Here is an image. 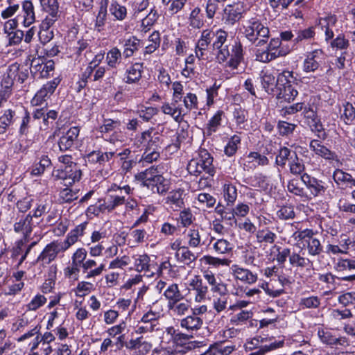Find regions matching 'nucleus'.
<instances>
[{"label":"nucleus","mask_w":355,"mask_h":355,"mask_svg":"<svg viewBox=\"0 0 355 355\" xmlns=\"http://www.w3.org/2000/svg\"><path fill=\"white\" fill-rule=\"evenodd\" d=\"M295 78L293 71L284 70L277 77V89L275 92L277 98L282 101L291 102L297 96L298 92L294 86Z\"/></svg>","instance_id":"obj_1"},{"label":"nucleus","mask_w":355,"mask_h":355,"mask_svg":"<svg viewBox=\"0 0 355 355\" xmlns=\"http://www.w3.org/2000/svg\"><path fill=\"white\" fill-rule=\"evenodd\" d=\"M243 34L248 40L258 47L267 43L270 31L258 19L251 18L243 24Z\"/></svg>","instance_id":"obj_2"},{"label":"nucleus","mask_w":355,"mask_h":355,"mask_svg":"<svg viewBox=\"0 0 355 355\" xmlns=\"http://www.w3.org/2000/svg\"><path fill=\"white\" fill-rule=\"evenodd\" d=\"M281 44L280 39H271L266 49H257L255 51L256 60L261 62H268L279 56L286 55L290 50L280 48Z\"/></svg>","instance_id":"obj_3"},{"label":"nucleus","mask_w":355,"mask_h":355,"mask_svg":"<svg viewBox=\"0 0 355 355\" xmlns=\"http://www.w3.org/2000/svg\"><path fill=\"white\" fill-rule=\"evenodd\" d=\"M53 176L55 179L62 180L65 185H71L80 180L82 171L77 164H71L64 168L54 171Z\"/></svg>","instance_id":"obj_4"},{"label":"nucleus","mask_w":355,"mask_h":355,"mask_svg":"<svg viewBox=\"0 0 355 355\" xmlns=\"http://www.w3.org/2000/svg\"><path fill=\"white\" fill-rule=\"evenodd\" d=\"M55 63L52 60H46L43 58H35L32 60L30 71L35 78H47L54 71Z\"/></svg>","instance_id":"obj_5"},{"label":"nucleus","mask_w":355,"mask_h":355,"mask_svg":"<svg viewBox=\"0 0 355 355\" xmlns=\"http://www.w3.org/2000/svg\"><path fill=\"white\" fill-rule=\"evenodd\" d=\"M63 252L58 240L53 241L45 246L33 264L38 263L41 267L45 268L56 259L59 253Z\"/></svg>","instance_id":"obj_6"},{"label":"nucleus","mask_w":355,"mask_h":355,"mask_svg":"<svg viewBox=\"0 0 355 355\" xmlns=\"http://www.w3.org/2000/svg\"><path fill=\"white\" fill-rule=\"evenodd\" d=\"M227 33L223 29L214 31V40L211 42L213 50H217L216 58L219 62H225L230 57V51L227 45L224 46L227 40Z\"/></svg>","instance_id":"obj_7"},{"label":"nucleus","mask_w":355,"mask_h":355,"mask_svg":"<svg viewBox=\"0 0 355 355\" xmlns=\"http://www.w3.org/2000/svg\"><path fill=\"white\" fill-rule=\"evenodd\" d=\"M135 140L137 147L146 143V149L149 150L151 149L156 150L157 148L160 147L162 144L161 135L158 132H155L154 128H150L144 131L139 136L135 138Z\"/></svg>","instance_id":"obj_8"},{"label":"nucleus","mask_w":355,"mask_h":355,"mask_svg":"<svg viewBox=\"0 0 355 355\" xmlns=\"http://www.w3.org/2000/svg\"><path fill=\"white\" fill-rule=\"evenodd\" d=\"M60 83V79L59 78H55L53 80L47 82L36 93L35 96L31 100V104L33 106H38L42 105L54 92Z\"/></svg>","instance_id":"obj_9"},{"label":"nucleus","mask_w":355,"mask_h":355,"mask_svg":"<svg viewBox=\"0 0 355 355\" xmlns=\"http://www.w3.org/2000/svg\"><path fill=\"white\" fill-rule=\"evenodd\" d=\"M214 31L212 29H205L201 33L195 49L196 56L199 60H203L205 51L208 49L209 46L214 40Z\"/></svg>","instance_id":"obj_10"},{"label":"nucleus","mask_w":355,"mask_h":355,"mask_svg":"<svg viewBox=\"0 0 355 355\" xmlns=\"http://www.w3.org/2000/svg\"><path fill=\"white\" fill-rule=\"evenodd\" d=\"M17 17L25 27H29L35 22V7L31 1L24 0L21 2V10Z\"/></svg>","instance_id":"obj_11"},{"label":"nucleus","mask_w":355,"mask_h":355,"mask_svg":"<svg viewBox=\"0 0 355 355\" xmlns=\"http://www.w3.org/2000/svg\"><path fill=\"white\" fill-rule=\"evenodd\" d=\"M230 272L236 280L241 281L246 284H253L258 279L256 273H253L250 270L240 267L236 264L232 266Z\"/></svg>","instance_id":"obj_12"},{"label":"nucleus","mask_w":355,"mask_h":355,"mask_svg":"<svg viewBox=\"0 0 355 355\" xmlns=\"http://www.w3.org/2000/svg\"><path fill=\"white\" fill-rule=\"evenodd\" d=\"M301 180L314 197L323 195L326 191L324 182L307 173L301 175Z\"/></svg>","instance_id":"obj_13"},{"label":"nucleus","mask_w":355,"mask_h":355,"mask_svg":"<svg viewBox=\"0 0 355 355\" xmlns=\"http://www.w3.org/2000/svg\"><path fill=\"white\" fill-rule=\"evenodd\" d=\"M242 10L239 3L227 5L223 10L222 20L225 24H234L241 18Z\"/></svg>","instance_id":"obj_14"},{"label":"nucleus","mask_w":355,"mask_h":355,"mask_svg":"<svg viewBox=\"0 0 355 355\" xmlns=\"http://www.w3.org/2000/svg\"><path fill=\"white\" fill-rule=\"evenodd\" d=\"M197 162L199 164V166H201L202 172H205L211 176H214L216 170L213 165V157L210 153L204 148H200L198 152V157L196 158Z\"/></svg>","instance_id":"obj_15"},{"label":"nucleus","mask_w":355,"mask_h":355,"mask_svg":"<svg viewBox=\"0 0 355 355\" xmlns=\"http://www.w3.org/2000/svg\"><path fill=\"white\" fill-rule=\"evenodd\" d=\"M42 10L46 13L44 19L57 21L60 16L58 0H39Z\"/></svg>","instance_id":"obj_16"},{"label":"nucleus","mask_w":355,"mask_h":355,"mask_svg":"<svg viewBox=\"0 0 355 355\" xmlns=\"http://www.w3.org/2000/svg\"><path fill=\"white\" fill-rule=\"evenodd\" d=\"M190 290L195 292V301L201 302L205 300L208 293V287L203 282L199 276H195L189 282Z\"/></svg>","instance_id":"obj_17"},{"label":"nucleus","mask_w":355,"mask_h":355,"mask_svg":"<svg viewBox=\"0 0 355 355\" xmlns=\"http://www.w3.org/2000/svg\"><path fill=\"white\" fill-rule=\"evenodd\" d=\"M125 347L131 351L132 355H146L150 351L152 345L138 338L131 339L125 344Z\"/></svg>","instance_id":"obj_18"},{"label":"nucleus","mask_w":355,"mask_h":355,"mask_svg":"<svg viewBox=\"0 0 355 355\" xmlns=\"http://www.w3.org/2000/svg\"><path fill=\"white\" fill-rule=\"evenodd\" d=\"M192 334H187L183 333H178L174 337V343L176 345L178 351L179 352L185 353L187 351L192 350L197 347V343L193 341H189L193 338Z\"/></svg>","instance_id":"obj_19"},{"label":"nucleus","mask_w":355,"mask_h":355,"mask_svg":"<svg viewBox=\"0 0 355 355\" xmlns=\"http://www.w3.org/2000/svg\"><path fill=\"white\" fill-rule=\"evenodd\" d=\"M33 216L29 214L14 224V230L15 232L22 233L24 239L29 240L31 233L33 231Z\"/></svg>","instance_id":"obj_20"},{"label":"nucleus","mask_w":355,"mask_h":355,"mask_svg":"<svg viewBox=\"0 0 355 355\" xmlns=\"http://www.w3.org/2000/svg\"><path fill=\"white\" fill-rule=\"evenodd\" d=\"M150 183L149 189H150L153 192H156L161 195L166 193L169 190L171 185L170 180L161 175H158L157 170L152 178Z\"/></svg>","instance_id":"obj_21"},{"label":"nucleus","mask_w":355,"mask_h":355,"mask_svg":"<svg viewBox=\"0 0 355 355\" xmlns=\"http://www.w3.org/2000/svg\"><path fill=\"white\" fill-rule=\"evenodd\" d=\"M261 84L263 89L268 94L275 95V88H277V78L268 69L263 70L260 74Z\"/></svg>","instance_id":"obj_22"},{"label":"nucleus","mask_w":355,"mask_h":355,"mask_svg":"<svg viewBox=\"0 0 355 355\" xmlns=\"http://www.w3.org/2000/svg\"><path fill=\"white\" fill-rule=\"evenodd\" d=\"M7 71L10 76L19 83H23L28 77L29 68L26 65H21L17 62H15L9 65Z\"/></svg>","instance_id":"obj_23"},{"label":"nucleus","mask_w":355,"mask_h":355,"mask_svg":"<svg viewBox=\"0 0 355 355\" xmlns=\"http://www.w3.org/2000/svg\"><path fill=\"white\" fill-rule=\"evenodd\" d=\"M333 179L338 186L342 188H355V178L341 169H336L333 173Z\"/></svg>","instance_id":"obj_24"},{"label":"nucleus","mask_w":355,"mask_h":355,"mask_svg":"<svg viewBox=\"0 0 355 355\" xmlns=\"http://www.w3.org/2000/svg\"><path fill=\"white\" fill-rule=\"evenodd\" d=\"M203 320L198 315H189L180 320V325L191 334L201 329Z\"/></svg>","instance_id":"obj_25"},{"label":"nucleus","mask_w":355,"mask_h":355,"mask_svg":"<svg viewBox=\"0 0 355 355\" xmlns=\"http://www.w3.org/2000/svg\"><path fill=\"white\" fill-rule=\"evenodd\" d=\"M79 131L78 127H72L60 138L58 145L61 151L67 150L73 146L74 141L79 135Z\"/></svg>","instance_id":"obj_26"},{"label":"nucleus","mask_w":355,"mask_h":355,"mask_svg":"<svg viewBox=\"0 0 355 355\" xmlns=\"http://www.w3.org/2000/svg\"><path fill=\"white\" fill-rule=\"evenodd\" d=\"M184 189L180 188L174 189L167 194L165 203L173 209H181L184 205Z\"/></svg>","instance_id":"obj_27"},{"label":"nucleus","mask_w":355,"mask_h":355,"mask_svg":"<svg viewBox=\"0 0 355 355\" xmlns=\"http://www.w3.org/2000/svg\"><path fill=\"white\" fill-rule=\"evenodd\" d=\"M55 21L43 19L39 26L38 37L42 44L49 42L54 37L53 31L51 27L53 26Z\"/></svg>","instance_id":"obj_28"},{"label":"nucleus","mask_w":355,"mask_h":355,"mask_svg":"<svg viewBox=\"0 0 355 355\" xmlns=\"http://www.w3.org/2000/svg\"><path fill=\"white\" fill-rule=\"evenodd\" d=\"M116 154L114 151L102 152L100 150H93L87 155L89 162L92 164H98L103 166L106 162H109Z\"/></svg>","instance_id":"obj_29"},{"label":"nucleus","mask_w":355,"mask_h":355,"mask_svg":"<svg viewBox=\"0 0 355 355\" xmlns=\"http://www.w3.org/2000/svg\"><path fill=\"white\" fill-rule=\"evenodd\" d=\"M162 111L165 114L170 115L176 122H180L183 119V116L185 115L184 109L182 108L178 103L174 104V101L170 104L165 103L161 107Z\"/></svg>","instance_id":"obj_30"},{"label":"nucleus","mask_w":355,"mask_h":355,"mask_svg":"<svg viewBox=\"0 0 355 355\" xmlns=\"http://www.w3.org/2000/svg\"><path fill=\"white\" fill-rule=\"evenodd\" d=\"M167 306L173 315L176 316L184 315L191 309V302L184 298L182 300H178V301L168 303Z\"/></svg>","instance_id":"obj_31"},{"label":"nucleus","mask_w":355,"mask_h":355,"mask_svg":"<svg viewBox=\"0 0 355 355\" xmlns=\"http://www.w3.org/2000/svg\"><path fill=\"white\" fill-rule=\"evenodd\" d=\"M232 53L230 52V59L227 62L228 67L236 69L243 59V46L240 42L235 41L232 46Z\"/></svg>","instance_id":"obj_32"},{"label":"nucleus","mask_w":355,"mask_h":355,"mask_svg":"<svg viewBox=\"0 0 355 355\" xmlns=\"http://www.w3.org/2000/svg\"><path fill=\"white\" fill-rule=\"evenodd\" d=\"M203 277L210 286V290L214 293L225 294L227 292L226 285L220 279H217L211 272H205Z\"/></svg>","instance_id":"obj_33"},{"label":"nucleus","mask_w":355,"mask_h":355,"mask_svg":"<svg viewBox=\"0 0 355 355\" xmlns=\"http://www.w3.org/2000/svg\"><path fill=\"white\" fill-rule=\"evenodd\" d=\"M125 202V197L119 193L110 194L103 204L100 205L101 211L107 210L111 211L116 207L123 205Z\"/></svg>","instance_id":"obj_34"},{"label":"nucleus","mask_w":355,"mask_h":355,"mask_svg":"<svg viewBox=\"0 0 355 355\" xmlns=\"http://www.w3.org/2000/svg\"><path fill=\"white\" fill-rule=\"evenodd\" d=\"M323 52L320 49H316L309 53L304 62V70L306 72L315 71L319 67V59Z\"/></svg>","instance_id":"obj_35"},{"label":"nucleus","mask_w":355,"mask_h":355,"mask_svg":"<svg viewBox=\"0 0 355 355\" xmlns=\"http://www.w3.org/2000/svg\"><path fill=\"white\" fill-rule=\"evenodd\" d=\"M174 256L178 262L187 266H191V265L198 259V255L193 253L189 249V246L184 245H183V248L181 250V251L178 252L177 254H174Z\"/></svg>","instance_id":"obj_36"},{"label":"nucleus","mask_w":355,"mask_h":355,"mask_svg":"<svg viewBox=\"0 0 355 355\" xmlns=\"http://www.w3.org/2000/svg\"><path fill=\"white\" fill-rule=\"evenodd\" d=\"M309 147L315 153L326 159H334V153L329 150L327 147L322 145L321 143L316 139H313L310 142Z\"/></svg>","instance_id":"obj_37"},{"label":"nucleus","mask_w":355,"mask_h":355,"mask_svg":"<svg viewBox=\"0 0 355 355\" xmlns=\"http://www.w3.org/2000/svg\"><path fill=\"white\" fill-rule=\"evenodd\" d=\"M96 266V262L93 259H87L85 261L84 263L82 265L83 272H85L87 270H90L87 272V275H86L87 278H91L98 276L103 272V271L105 269V265L103 263H101L95 269H92Z\"/></svg>","instance_id":"obj_38"},{"label":"nucleus","mask_w":355,"mask_h":355,"mask_svg":"<svg viewBox=\"0 0 355 355\" xmlns=\"http://www.w3.org/2000/svg\"><path fill=\"white\" fill-rule=\"evenodd\" d=\"M143 70V64L135 62L132 64L126 70V83H135L141 77Z\"/></svg>","instance_id":"obj_39"},{"label":"nucleus","mask_w":355,"mask_h":355,"mask_svg":"<svg viewBox=\"0 0 355 355\" xmlns=\"http://www.w3.org/2000/svg\"><path fill=\"white\" fill-rule=\"evenodd\" d=\"M252 317L253 313L252 311L241 310L239 313L231 315L230 323L233 326H242Z\"/></svg>","instance_id":"obj_40"},{"label":"nucleus","mask_w":355,"mask_h":355,"mask_svg":"<svg viewBox=\"0 0 355 355\" xmlns=\"http://www.w3.org/2000/svg\"><path fill=\"white\" fill-rule=\"evenodd\" d=\"M139 46V40L134 36L124 40L123 55L125 58H128L133 55Z\"/></svg>","instance_id":"obj_41"},{"label":"nucleus","mask_w":355,"mask_h":355,"mask_svg":"<svg viewBox=\"0 0 355 355\" xmlns=\"http://www.w3.org/2000/svg\"><path fill=\"white\" fill-rule=\"evenodd\" d=\"M187 240V246L191 248H197L202 245L201 236L198 228H191L185 234Z\"/></svg>","instance_id":"obj_42"},{"label":"nucleus","mask_w":355,"mask_h":355,"mask_svg":"<svg viewBox=\"0 0 355 355\" xmlns=\"http://www.w3.org/2000/svg\"><path fill=\"white\" fill-rule=\"evenodd\" d=\"M121 59V52L117 47H112L107 53L106 62L111 68H116Z\"/></svg>","instance_id":"obj_43"},{"label":"nucleus","mask_w":355,"mask_h":355,"mask_svg":"<svg viewBox=\"0 0 355 355\" xmlns=\"http://www.w3.org/2000/svg\"><path fill=\"white\" fill-rule=\"evenodd\" d=\"M110 13L119 21L124 20L127 17V8L116 1L111 3L109 7Z\"/></svg>","instance_id":"obj_44"},{"label":"nucleus","mask_w":355,"mask_h":355,"mask_svg":"<svg viewBox=\"0 0 355 355\" xmlns=\"http://www.w3.org/2000/svg\"><path fill=\"white\" fill-rule=\"evenodd\" d=\"M164 295L168 300V303L178 301V300H182L184 298L177 284H170L164 291Z\"/></svg>","instance_id":"obj_45"},{"label":"nucleus","mask_w":355,"mask_h":355,"mask_svg":"<svg viewBox=\"0 0 355 355\" xmlns=\"http://www.w3.org/2000/svg\"><path fill=\"white\" fill-rule=\"evenodd\" d=\"M135 268L137 271L142 272L149 270L150 258L146 254H135L132 256Z\"/></svg>","instance_id":"obj_46"},{"label":"nucleus","mask_w":355,"mask_h":355,"mask_svg":"<svg viewBox=\"0 0 355 355\" xmlns=\"http://www.w3.org/2000/svg\"><path fill=\"white\" fill-rule=\"evenodd\" d=\"M200 12L201 10L198 7H196L191 10L188 19L189 26L199 29L203 26L202 15Z\"/></svg>","instance_id":"obj_47"},{"label":"nucleus","mask_w":355,"mask_h":355,"mask_svg":"<svg viewBox=\"0 0 355 355\" xmlns=\"http://www.w3.org/2000/svg\"><path fill=\"white\" fill-rule=\"evenodd\" d=\"M343 112L340 114V119L347 125H350L355 119V108L349 102L343 104Z\"/></svg>","instance_id":"obj_48"},{"label":"nucleus","mask_w":355,"mask_h":355,"mask_svg":"<svg viewBox=\"0 0 355 355\" xmlns=\"http://www.w3.org/2000/svg\"><path fill=\"white\" fill-rule=\"evenodd\" d=\"M155 171L156 168L150 167L144 171L137 173L135 178L137 180L141 182L143 187L150 188V184H151L150 182Z\"/></svg>","instance_id":"obj_49"},{"label":"nucleus","mask_w":355,"mask_h":355,"mask_svg":"<svg viewBox=\"0 0 355 355\" xmlns=\"http://www.w3.org/2000/svg\"><path fill=\"white\" fill-rule=\"evenodd\" d=\"M293 157H291L289 162L290 172L293 175H301L305 169L303 161L300 159L295 152H293Z\"/></svg>","instance_id":"obj_50"},{"label":"nucleus","mask_w":355,"mask_h":355,"mask_svg":"<svg viewBox=\"0 0 355 355\" xmlns=\"http://www.w3.org/2000/svg\"><path fill=\"white\" fill-rule=\"evenodd\" d=\"M224 197L227 206H232L237 198V189L234 185L228 183L223 186Z\"/></svg>","instance_id":"obj_51"},{"label":"nucleus","mask_w":355,"mask_h":355,"mask_svg":"<svg viewBox=\"0 0 355 355\" xmlns=\"http://www.w3.org/2000/svg\"><path fill=\"white\" fill-rule=\"evenodd\" d=\"M107 19V7L101 6L96 17L94 23V29L98 32H101L104 29V26Z\"/></svg>","instance_id":"obj_52"},{"label":"nucleus","mask_w":355,"mask_h":355,"mask_svg":"<svg viewBox=\"0 0 355 355\" xmlns=\"http://www.w3.org/2000/svg\"><path fill=\"white\" fill-rule=\"evenodd\" d=\"M15 79L10 76L7 71L6 75L3 77L1 81V87H3V89L0 91V96L1 99L6 100V98L9 97Z\"/></svg>","instance_id":"obj_53"},{"label":"nucleus","mask_w":355,"mask_h":355,"mask_svg":"<svg viewBox=\"0 0 355 355\" xmlns=\"http://www.w3.org/2000/svg\"><path fill=\"white\" fill-rule=\"evenodd\" d=\"M224 114L223 111L218 110L209 121L207 127V135H211L213 132H215L218 128L220 125L222 116Z\"/></svg>","instance_id":"obj_54"},{"label":"nucleus","mask_w":355,"mask_h":355,"mask_svg":"<svg viewBox=\"0 0 355 355\" xmlns=\"http://www.w3.org/2000/svg\"><path fill=\"white\" fill-rule=\"evenodd\" d=\"M293 152L287 147L281 148L276 156L275 163L281 167H284L286 162L291 160V157H293Z\"/></svg>","instance_id":"obj_55"},{"label":"nucleus","mask_w":355,"mask_h":355,"mask_svg":"<svg viewBox=\"0 0 355 355\" xmlns=\"http://www.w3.org/2000/svg\"><path fill=\"white\" fill-rule=\"evenodd\" d=\"M318 336L320 340L327 345H338L340 344V339L337 338L332 335L329 331H325L323 329L319 328L318 330Z\"/></svg>","instance_id":"obj_56"},{"label":"nucleus","mask_w":355,"mask_h":355,"mask_svg":"<svg viewBox=\"0 0 355 355\" xmlns=\"http://www.w3.org/2000/svg\"><path fill=\"white\" fill-rule=\"evenodd\" d=\"M256 237L259 243H266L272 244L275 242L277 236L274 232L266 229L259 230L257 232Z\"/></svg>","instance_id":"obj_57"},{"label":"nucleus","mask_w":355,"mask_h":355,"mask_svg":"<svg viewBox=\"0 0 355 355\" xmlns=\"http://www.w3.org/2000/svg\"><path fill=\"white\" fill-rule=\"evenodd\" d=\"M51 164V159L46 155L42 156L40 162L34 166L31 173L35 175L42 174L45 169Z\"/></svg>","instance_id":"obj_58"},{"label":"nucleus","mask_w":355,"mask_h":355,"mask_svg":"<svg viewBox=\"0 0 355 355\" xmlns=\"http://www.w3.org/2000/svg\"><path fill=\"white\" fill-rule=\"evenodd\" d=\"M146 236V232L144 229H135L130 232L129 244L138 245L144 242Z\"/></svg>","instance_id":"obj_59"},{"label":"nucleus","mask_w":355,"mask_h":355,"mask_svg":"<svg viewBox=\"0 0 355 355\" xmlns=\"http://www.w3.org/2000/svg\"><path fill=\"white\" fill-rule=\"evenodd\" d=\"M320 298L317 296L303 297L300 300L299 305L302 309H316L320 305Z\"/></svg>","instance_id":"obj_60"},{"label":"nucleus","mask_w":355,"mask_h":355,"mask_svg":"<svg viewBox=\"0 0 355 355\" xmlns=\"http://www.w3.org/2000/svg\"><path fill=\"white\" fill-rule=\"evenodd\" d=\"M210 347L215 355H229L235 349L234 346L225 345V343H217Z\"/></svg>","instance_id":"obj_61"},{"label":"nucleus","mask_w":355,"mask_h":355,"mask_svg":"<svg viewBox=\"0 0 355 355\" xmlns=\"http://www.w3.org/2000/svg\"><path fill=\"white\" fill-rule=\"evenodd\" d=\"M14 112L10 109L4 111L3 115L0 116V133L6 132V128L12 123Z\"/></svg>","instance_id":"obj_62"},{"label":"nucleus","mask_w":355,"mask_h":355,"mask_svg":"<svg viewBox=\"0 0 355 355\" xmlns=\"http://www.w3.org/2000/svg\"><path fill=\"white\" fill-rule=\"evenodd\" d=\"M289 263L293 266L304 268L309 265L310 260L308 258L303 257L296 252H291Z\"/></svg>","instance_id":"obj_63"},{"label":"nucleus","mask_w":355,"mask_h":355,"mask_svg":"<svg viewBox=\"0 0 355 355\" xmlns=\"http://www.w3.org/2000/svg\"><path fill=\"white\" fill-rule=\"evenodd\" d=\"M182 98L184 111L187 110L188 112L191 110L198 109V98L195 94L189 92Z\"/></svg>","instance_id":"obj_64"}]
</instances>
